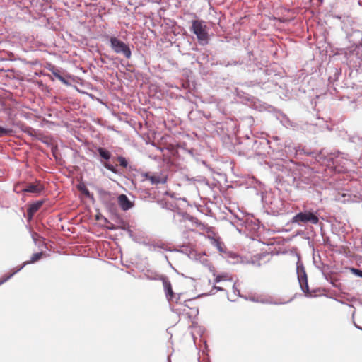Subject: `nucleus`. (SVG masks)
Listing matches in <instances>:
<instances>
[{
  "label": "nucleus",
  "instance_id": "1",
  "mask_svg": "<svg viewBox=\"0 0 362 362\" xmlns=\"http://www.w3.org/2000/svg\"><path fill=\"white\" fill-rule=\"evenodd\" d=\"M316 160L322 163H326L330 168H334L339 172L347 170L351 163L348 155L341 152L330 153L325 156L320 151L316 156Z\"/></svg>",
  "mask_w": 362,
  "mask_h": 362
},
{
  "label": "nucleus",
  "instance_id": "2",
  "mask_svg": "<svg viewBox=\"0 0 362 362\" xmlns=\"http://www.w3.org/2000/svg\"><path fill=\"white\" fill-rule=\"evenodd\" d=\"M291 223L302 226L308 223L316 225L319 223L317 212L305 210L296 214L291 221Z\"/></svg>",
  "mask_w": 362,
  "mask_h": 362
},
{
  "label": "nucleus",
  "instance_id": "3",
  "mask_svg": "<svg viewBox=\"0 0 362 362\" xmlns=\"http://www.w3.org/2000/svg\"><path fill=\"white\" fill-rule=\"evenodd\" d=\"M206 28L204 21L194 20L192 22L190 30L197 36L199 44L202 45H205L208 44L209 42Z\"/></svg>",
  "mask_w": 362,
  "mask_h": 362
},
{
  "label": "nucleus",
  "instance_id": "4",
  "mask_svg": "<svg viewBox=\"0 0 362 362\" xmlns=\"http://www.w3.org/2000/svg\"><path fill=\"white\" fill-rule=\"evenodd\" d=\"M296 274L301 291L305 293L306 296H312V293L310 292L308 284L307 274L305 272L304 265L301 262L299 256L298 257V261L296 262Z\"/></svg>",
  "mask_w": 362,
  "mask_h": 362
},
{
  "label": "nucleus",
  "instance_id": "5",
  "mask_svg": "<svg viewBox=\"0 0 362 362\" xmlns=\"http://www.w3.org/2000/svg\"><path fill=\"white\" fill-rule=\"evenodd\" d=\"M110 47L116 53L123 54L127 59H130L132 52L128 45L116 37H111L110 39Z\"/></svg>",
  "mask_w": 362,
  "mask_h": 362
},
{
  "label": "nucleus",
  "instance_id": "6",
  "mask_svg": "<svg viewBox=\"0 0 362 362\" xmlns=\"http://www.w3.org/2000/svg\"><path fill=\"white\" fill-rule=\"evenodd\" d=\"M147 278L151 280H161L163 282V288L165 290V296L169 302H175L176 303H178V300L180 299V295H178L177 297H176L175 294L173 293L172 289L171 283L169 281L168 278L165 276H159L158 274H156L153 277H150L149 276H147Z\"/></svg>",
  "mask_w": 362,
  "mask_h": 362
},
{
  "label": "nucleus",
  "instance_id": "7",
  "mask_svg": "<svg viewBox=\"0 0 362 362\" xmlns=\"http://www.w3.org/2000/svg\"><path fill=\"white\" fill-rule=\"evenodd\" d=\"M97 152L98 153V155L100 158V162L101 164L107 170H110L111 172L117 174L118 173V170L116 168V166L110 164L108 161L112 157V153L110 151H109L107 149L103 148V147H98L96 149Z\"/></svg>",
  "mask_w": 362,
  "mask_h": 362
},
{
  "label": "nucleus",
  "instance_id": "8",
  "mask_svg": "<svg viewBox=\"0 0 362 362\" xmlns=\"http://www.w3.org/2000/svg\"><path fill=\"white\" fill-rule=\"evenodd\" d=\"M172 252H177L185 254L187 255L189 259H194L196 261L199 260L203 264L207 261L206 259L204 258V255L197 254L188 245H182L179 249H173Z\"/></svg>",
  "mask_w": 362,
  "mask_h": 362
},
{
  "label": "nucleus",
  "instance_id": "9",
  "mask_svg": "<svg viewBox=\"0 0 362 362\" xmlns=\"http://www.w3.org/2000/svg\"><path fill=\"white\" fill-rule=\"evenodd\" d=\"M165 208L168 209H170V210H171L173 211H175L177 215H178L179 216L182 217V218L184 219V220H189V221H191L193 218V217L191 216L187 212L180 211L178 209V207L177 206V205L175 204H174V203L166 202L165 203Z\"/></svg>",
  "mask_w": 362,
  "mask_h": 362
},
{
  "label": "nucleus",
  "instance_id": "10",
  "mask_svg": "<svg viewBox=\"0 0 362 362\" xmlns=\"http://www.w3.org/2000/svg\"><path fill=\"white\" fill-rule=\"evenodd\" d=\"M43 189V185L40 181H37L35 183L27 185L26 187L22 189V191L24 193L40 194Z\"/></svg>",
  "mask_w": 362,
  "mask_h": 362
},
{
  "label": "nucleus",
  "instance_id": "11",
  "mask_svg": "<svg viewBox=\"0 0 362 362\" xmlns=\"http://www.w3.org/2000/svg\"><path fill=\"white\" fill-rule=\"evenodd\" d=\"M146 180H149L152 185L164 184L167 181V177H161L158 175L146 173L143 175Z\"/></svg>",
  "mask_w": 362,
  "mask_h": 362
},
{
  "label": "nucleus",
  "instance_id": "12",
  "mask_svg": "<svg viewBox=\"0 0 362 362\" xmlns=\"http://www.w3.org/2000/svg\"><path fill=\"white\" fill-rule=\"evenodd\" d=\"M118 202L123 211H127L133 206L132 203L125 194H120L118 197Z\"/></svg>",
  "mask_w": 362,
  "mask_h": 362
},
{
  "label": "nucleus",
  "instance_id": "13",
  "mask_svg": "<svg viewBox=\"0 0 362 362\" xmlns=\"http://www.w3.org/2000/svg\"><path fill=\"white\" fill-rule=\"evenodd\" d=\"M43 203H44L43 200H38V201L31 204L27 210L28 216L30 217H32L34 215V214L40 209V208L42 206Z\"/></svg>",
  "mask_w": 362,
  "mask_h": 362
},
{
  "label": "nucleus",
  "instance_id": "14",
  "mask_svg": "<svg viewBox=\"0 0 362 362\" xmlns=\"http://www.w3.org/2000/svg\"><path fill=\"white\" fill-rule=\"evenodd\" d=\"M28 262H23L21 266H20L18 269L14 270L12 273H11L10 274L6 275L5 276H3L0 279V286L2 285L4 283L6 282L8 280H9L14 274H16V273L20 272L24 267L28 265Z\"/></svg>",
  "mask_w": 362,
  "mask_h": 362
},
{
  "label": "nucleus",
  "instance_id": "15",
  "mask_svg": "<svg viewBox=\"0 0 362 362\" xmlns=\"http://www.w3.org/2000/svg\"><path fill=\"white\" fill-rule=\"evenodd\" d=\"M232 278L226 273L217 275L215 279V282L218 283L221 281H232Z\"/></svg>",
  "mask_w": 362,
  "mask_h": 362
},
{
  "label": "nucleus",
  "instance_id": "16",
  "mask_svg": "<svg viewBox=\"0 0 362 362\" xmlns=\"http://www.w3.org/2000/svg\"><path fill=\"white\" fill-rule=\"evenodd\" d=\"M43 255H44V253L42 252L34 253L32 255L30 260L25 261V262H28V264H29L30 263H34V262L38 261L39 259H40Z\"/></svg>",
  "mask_w": 362,
  "mask_h": 362
},
{
  "label": "nucleus",
  "instance_id": "17",
  "mask_svg": "<svg viewBox=\"0 0 362 362\" xmlns=\"http://www.w3.org/2000/svg\"><path fill=\"white\" fill-rule=\"evenodd\" d=\"M78 188L80 190V192H81V193H83L86 197L88 198H93V195L90 194V192H89L86 187H85L84 185H79Z\"/></svg>",
  "mask_w": 362,
  "mask_h": 362
},
{
  "label": "nucleus",
  "instance_id": "18",
  "mask_svg": "<svg viewBox=\"0 0 362 362\" xmlns=\"http://www.w3.org/2000/svg\"><path fill=\"white\" fill-rule=\"evenodd\" d=\"M156 247H157L158 250L160 249V250H165V251L172 252V249H170V247H167V245L164 243H163V242L156 243Z\"/></svg>",
  "mask_w": 362,
  "mask_h": 362
},
{
  "label": "nucleus",
  "instance_id": "19",
  "mask_svg": "<svg viewBox=\"0 0 362 362\" xmlns=\"http://www.w3.org/2000/svg\"><path fill=\"white\" fill-rule=\"evenodd\" d=\"M13 132V130L11 129H7L3 127H0V137H2L6 135H11Z\"/></svg>",
  "mask_w": 362,
  "mask_h": 362
},
{
  "label": "nucleus",
  "instance_id": "20",
  "mask_svg": "<svg viewBox=\"0 0 362 362\" xmlns=\"http://www.w3.org/2000/svg\"><path fill=\"white\" fill-rule=\"evenodd\" d=\"M117 160H118L119 165L122 168H127L128 162H127V159L124 157H123L122 156H119L117 157Z\"/></svg>",
  "mask_w": 362,
  "mask_h": 362
},
{
  "label": "nucleus",
  "instance_id": "21",
  "mask_svg": "<svg viewBox=\"0 0 362 362\" xmlns=\"http://www.w3.org/2000/svg\"><path fill=\"white\" fill-rule=\"evenodd\" d=\"M351 272L354 275L361 277L362 278V269H357V268H351Z\"/></svg>",
  "mask_w": 362,
  "mask_h": 362
},
{
  "label": "nucleus",
  "instance_id": "22",
  "mask_svg": "<svg viewBox=\"0 0 362 362\" xmlns=\"http://www.w3.org/2000/svg\"><path fill=\"white\" fill-rule=\"evenodd\" d=\"M148 250L151 252H160L158 250L157 247H156V243H148Z\"/></svg>",
  "mask_w": 362,
  "mask_h": 362
},
{
  "label": "nucleus",
  "instance_id": "23",
  "mask_svg": "<svg viewBox=\"0 0 362 362\" xmlns=\"http://www.w3.org/2000/svg\"><path fill=\"white\" fill-rule=\"evenodd\" d=\"M54 76H56L59 80H60V81H61L62 83H64V84H67V83H68L67 81H66V80L63 76H62L60 74H56V73H54Z\"/></svg>",
  "mask_w": 362,
  "mask_h": 362
},
{
  "label": "nucleus",
  "instance_id": "24",
  "mask_svg": "<svg viewBox=\"0 0 362 362\" xmlns=\"http://www.w3.org/2000/svg\"><path fill=\"white\" fill-rule=\"evenodd\" d=\"M23 132L30 136H33V132H34V129L30 127H27L25 129H23Z\"/></svg>",
  "mask_w": 362,
  "mask_h": 362
},
{
  "label": "nucleus",
  "instance_id": "25",
  "mask_svg": "<svg viewBox=\"0 0 362 362\" xmlns=\"http://www.w3.org/2000/svg\"><path fill=\"white\" fill-rule=\"evenodd\" d=\"M236 284L234 283L233 286V293L237 296H240V291L236 287Z\"/></svg>",
  "mask_w": 362,
  "mask_h": 362
},
{
  "label": "nucleus",
  "instance_id": "26",
  "mask_svg": "<svg viewBox=\"0 0 362 362\" xmlns=\"http://www.w3.org/2000/svg\"><path fill=\"white\" fill-rule=\"evenodd\" d=\"M214 290H216V291H224V289L222 287L214 286L213 287V289L211 291L210 294H211V295L215 294V292H214Z\"/></svg>",
  "mask_w": 362,
  "mask_h": 362
},
{
  "label": "nucleus",
  "instance_id": "27",
  "mask_svg": "<svg viewBox=\"0 0 362 362\" xmlns=\"http://www.w3.org/2000/svg\"><path fill=\"white\" fill-rule=\"evenodd\" d=\"M238 64V62L237 61H233V62H228L226 66H232V65H237Z\"/></svg>",
  "mask_w": 362,
  "mask_h": 362
},
{
  "label": "nucleus",
  "instance_id": "28",
  "mask_svg": "<svg viewBox=\"0 0 362 362\" xmlns=\"http://www.w3.org/2000/svg\"><path fill=\"white\" fill-rule=\"evenodd\" d=\"M190 301H191L190 300H185V302H184V305H185V306H186V307H187V308H190V307H189V303Z\"/></svg>",
  "mask_w": 362,
  "mask_h": 362
},
{
  "label": "nucleus",
  "instance_id": "29",
  "mask_svg": "<svg viewBox=\"0 0 362 362\" xmlns=\"http://www.w3.org/2000/svg\"><path fill=\"white\" fill-rule=\"evenodd\" d=\"M36 235H37V233H34V234L32 235L33 240V241L35 242V244H37V239L35 238Z\"/></svg>",
  "mask_w": 362,
  "mask_h": 362
},
{
  "label": "nucleus",
  "instance_id": "30",
  "mask_svg": "<svg viewBox=\"0 0 362 362\" xmlns=\"http://www.w3.org/2000/svg\"><path fill=\"white\" fill-rule=\"evenodd\" d=\"M164 258L165 259L166 262L170 264L171 265L170 262H169L168 260V256L166 255H164Z\"/></svg>",
  "mask_w": 362,
  "mask_h": 362
},
{
  "label": "nucleus",
  "instance_id": "31",
  "mask_svg": "<svg viewBox=\"0 0 362 362\" xmlns=\"http://www.w3.org/2000/svg\"><path fill=\"white\" fill-rule=\"evenodd\" d=\"M250 300L254 301V302H259V300L254 297L250 298Z\"/></svg>",
  "mask_w": 362,
  "mask_h": 362
},
{
  "label": "nucleus",
  "instance_id": "32",
  "mask_svg": "<svg viewBox=\"0 0 362 362\" xmlns=\"http://www.w3.org/2000/svg\"><path fill=\"white\" fill-rule=\"evenodd\" d=\"M355 326H356V328H358V329H359L362 330V328H361V327H360L359 326H358L356 324H355Z\"/></svg>",
  "mask_w": 362,
  "mask_h": 362
},
{
  "label": "nucleus",
  "instance_id": "33",
  "mask_svg": "<svg viewBox=\"0 0 362 362\" xmlns=\"http://www.w3.org/2000/svg\"><path fill=\"white\" fill-rule=\"evenodd\" d=\"M218 248L219 251L222 252V248L220 245L218 246Z\"/></svg>",
  "mask_w": 362,
  "mask_h": 362
},
{
  "label": "nucleus",
  "instance_id": "34",
  "mask_svg": "<svg viewBox=\"0 0 362 362\" xmlns=\"http://www.w3.org/2000/svg\"><path fill=\"white\" fill-rule=\"evenodd\" d=\"M260 302L262 303H266V301H264V300H260Z\"/></svg>",
  "mask_w": 362,
  "mask_h": 362
},
{
  "label": "nucleus",
  "instance_id": "35",
  "mask_svg": "<svg viewBox=\"0 0 362 362\" xmlns=\"http://www.w3.org/2000/svg\"><path fill=\"white\" fill-rule=\"evenodd\" d=\"M288 122L289 123V124H290L291 126H292V124H291L290 120H288Z\"/></svg>",
  "mask_w": 362,
  "mask_h": 362
}]
</instances>
